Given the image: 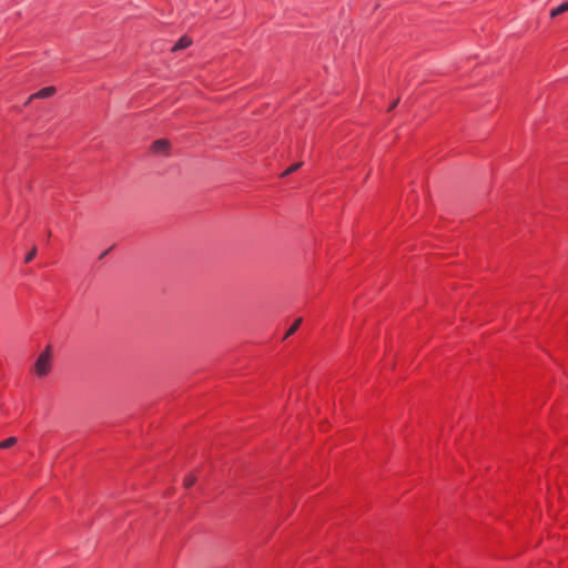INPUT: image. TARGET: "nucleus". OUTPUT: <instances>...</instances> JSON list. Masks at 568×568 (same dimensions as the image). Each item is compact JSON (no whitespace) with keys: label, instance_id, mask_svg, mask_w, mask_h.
I'll list each match as a JSON object with an SVG mask.
<instances>
[{"label":"nucleus","instance_id":"1","mask_svg":"<svg viewBox=\"0 0 568 568\" xmlns=\"http://www.w3.org/2000/svg\"><path fill=\"white\" fill-rule=\"evenodd\" d=\"M51 362H52V347L48 345L43 352L37 358L33 371L39 377L47 376L51 371Z\"/></svg>","mask_w":568,"mask_h":568},{"label":"nucleus","instance_id":"2","mask_svg":"<svg viewBox=\"0 0 568 568\" xmlns=\"http://www.w3.org/2000/svg\"><path fill=\"white\" fill-rule=\"evenodd\" d=\"M54 92H55V88L54 87L43 88L40 91L31 94L29 97L28 101H27V104L30 103L33 99H45V98H49V97L53 95Z\"/></svg>","mask_w":568,"mask_h":568},{"label":"nucleus","instance_id":"3","mask_svg":"<svg viewBox=\"0 0 568 568\" xmlns=\"http://www.w3.org/2000/svg\"><path fill=\"white\" fill-rule=\"evenodd\" d=\"M169 148H170V144H169L168 140H156L152 144V149L156 153L165 154V153H168Z\"/></svg>","mask_w":568,"mask_h":568},{"label":"nucleus","instance_id":"4","mask_svg":"<svg viewBox=\"0 0 568 568\" xmlns=\"http://www.w3.org/2000/svg\"><path fill=\"white\" fill-rule=\"evenodd\" d=\"M192 43L187 37H182L173 47L172 51H178L187 48Z\"/></svg>","mask_w":568,"mask_h":568},{"label":"nucleus","instance_id":"5","mask_svg":"<svg viewBox=\"0 0 568 568\" xmlns=\"http://www.w3.org/2000/svg\"><path fill=\"white\" fill-rule=\"evenodd\" d=\"M568 11V1L567 2H564L561 3L560 6H558L557 8H554L551 11H550V17L551 18H556L558 17L559 14L561 13H565Z\"/></svg>","mask_w":568,"mask_h":568},{"label":"nucleus","instance_id":"6","mask_svg":"<svg viewBox=\"0 0 568 568\" xmlns=\"http://www.w3.org/2000/svg\"><path fill=\"white\" fill-rule=\"evenodd\" d=\"M18 442L17 437H9L2 442H0V449H8L16 445Z\"/></svg>","mask_w":568,"mask_h":568},{"label":"nucleus","instance_id":"7","mask_svg":"<svg viewBox=\"0 0 568 568\" xmlns=\"http://www.w3.org/2000/svg\"><path fill=\"white\" fill-rule=\"evenodd\" d=\"M302 317L297 318L293 325L288 328V331L286 332L284 338H287L290 337L291 335H293L300 327V325L302 324Z\"/></svg>","mask_w":568,"mask_h":568},{"label":"nucleus","instance_id":"8","mask_svg":"<svg viewBox=\"0 0 568 568\" xmlns=\"http://www.w3.org/2000/svg\"><path fill=\"white\" fill-rule=\"evenodd\" d=\"M302 164H303L302 162L293 164L292 166H290L287 170H285L283 172L282 176H286V175L295 172L296 170H298L302 166Z\"/></svg>","mask_w":568,"mask_h":568},{"label":"nucleus","instance_id":"9","mask_svg":"<svg viewBox=\"0 0 568 568\" xmlns=\"http://www.w3.org/2000/svg\"><path fill=\"white\" fill-rule=\"evenodd\" d=\"M196 481V477L194 475H189L184 478L183 485L185 488H190Z\"/></svg>","mask_w":568,"mask_h":568},{"label":"nucleus","instance_id":"10","mask_svg":"<svg viewBox=\"0 0 568 568\" xmlns=\"http://www.w3.org/2000/svg\"><path fill=\"white\" fill-rule=\"evenodd\" d=\"M36 254H37V247L34 246V247L30 251V253L26 256V260H24V261H26V263L31 262V261L34 258Z\"/></svg>","mask_w":568,"mask_h":568},{"label":"nucleus","instance_id":"11","mask_svg":"<svg viewBox=\"0 0 568 568\" xmlns=\"http://www.w3.org/2000/svg\"><path fill=\"white\" fill-rule=\"evenodd\" d=\"M397 104H398V99L395 102H393V104H390L388 110L389 111L393 110Z\"/></svg>","mask_w":568,"mask_h":568},{"label":"nucleus","instance_id":"12","mask_svg":"<svg viewBox=\"0 0 568 568\" xmlns=\"http://www.w3.org/2000/svg\"><path fill=\"white\" fill-rule=\"evenodd\" d=\"M109 253V250H106L105 252H103L100 256V258H103L104 256H106V254Z\"/></svg>","mask_w":568,"mask_h":568}]
</instances>
